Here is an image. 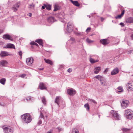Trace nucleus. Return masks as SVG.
Wrapping results in <instances>:
<instances>
[{
	"instance_id": "obj_1",
	"label": "nucleus",
	"mask_w": 133,
	"mask_h": 133,
	"mask_svg": "<svg viewBox=\"0 0 133 133\" xmlns=\"http://www.w3.org/2000/svg\"><path fill=\"white\" fill-rule=\"evenodd\" d=\"M21 118L25 123H27L30 122L32 120L30 115L28 113H26L22 115Z\"/></svg>"
},
{
	"instance_id": "obj_2",
	"label": "nucleus",
	"mask_w": 133,
	"mask_h": 133,
	"mask_svg": "<svg viewBox=\"0 0 133 133\" xmlns=\"http://www.w3.org/2000/svg\"><path fill=\"white\" fill-rule=\"evenodd\" d=\"M124 116L128 119H131L133 117V111L130 109H128L125 111Z\"/></svg>"
},
{
	"instance_id": "obj_3",
	"label": "nucleus",
	"mask_w": 133,
	"mask_h": 133,
	"mask_svg": "<svg viewBox=\"0 0 133 133\" xmlns=\"http://www.w3.org/2000/svg\"><path fill=\"white\" fill-rule=\"evenodd\" d=\"M4 132L6 133H13V129L10 126L7 127L3 126L2 127Z\"/></svg>"
},
{
	"instance_id": "obj_4",
	"label": "nucleus",
	"mask_w": 133,
	"mask_h": 133,
	"mask_svg": "<svg viewBox=\"0 0 133 133\" xmlns=\"http://www.w3.org/2000/svg\"><path fill=\"white\" fill-rule=\"evenodd\" d=\"M113 119L115 120H118L120 119V117L118 113L115 111L112 110L111 112Z\"/></svg>"
},
{
	"instance_id": "obj_5",
	"label": "nucleus",
	"mask_w": 133,
	"mask_h": 133,
	"mask_svg": "<svg viewBox=\"0 0 133 133\" xmlns=\"http://www.w3.org/2000/svg\"><path fill=\"white\" fill-rule=\"evenodd\" d=\"M74 25L71 22H69L68 23L66 28L67 31L69 33L71 32L73 30V28Z\"/></svg>"
},
{
	"instance_id": "obj_6",
	"label": "nucleus",
	"mask_w": 133,
	"mask_h": 133,
	"mask_svg": "<svg viewBox=\"0 0 133 133\" xmlns=\"http://www.w3.org/2000/svg\"><path fill=\"white\" fill-rule=\"evenodd\" d=\"M26 62L27 64L30 66L32 65V63H33L34 59L32 57L27 58L26 59Z\"/></svg>"
},
{
	"instance_id": "obj_7",
	"label": "nucleus",
	"mask_w": 133,
	"mask_h": 133,
	"mask_svg": "<svg viewBox=\"0 0 133 133\" xmlns=\"http://www.w3.org/2000/svg\"><path fill=\"white\" fill-rule=\"evenodd\" d=\"M129 101L126 100H124L122 101L121 103V105L122 108L125 109L126 108L129 104Z\"/></svg>"
},
{
	"instance_id": "obj_8",
	"label": "nucleus",
	"mask_w": 133,
	"mask_h": 133,
	"mask_svg": "<svg viewBox=\"0 0 133 133\" xmlns=\"http://www.w3.org/2000/svg\"><path fill=\"white\" fill-rule=\"evenodd\" d=\"M61 101H62V100L61 97L58 96L56 97L55 101V102L57 104L58 107H61V104L59 103Z\"/></svg>"
},
{
	"instance_id": "obj_9",
	"label": "nucleus",
	"mask_w": 133,
	"mask_h": 133,
	"mask_svg": "<svg viewBox=\"0 0 133 133\" xmlns=\"http://www.w3.org/2000/svg\"><path fill=\"white\" fill-rule=\"evenodd\" d=\"M110 42L109 38L101 39L100 41V42L104 45L108 44Z\"/></svg>"
},
{
	"instance_id": "obj_10",
	"label": "nucleus",
	"mask_w": 133,
	"mask_h": 133,
	"mask_svg": "<svg viewBox=\"0 0 133 133\" xmlns=\"http://www.w3.org/2000/svg\"><path fill=\"white\" fill-rule=\"evenodd\" d=\"M128 90L131 91H133V82H129L126 85Z\"/></svg>"
},
{
	"instance_id": "obj_11",
	"label": "nucleus",
	"mask_w": 133,
	"mask_h": 133,
	"mask_svg": "<svg viewBox=\"0 0 133 133\" xmlns=\"http://www.w3.org/2000/svg\"><path fill=\"white\" fill-rule=\"evenodd\" d=\"M61 22L66 23L68 20V17H57Z\"/></svg>"
},
{
	"instance_id": "obj_12",
	"label": "nucleus",
	"mask_w": 133,
	"mask_h": 133,
	"mask_svg": "<svg viewBox=\"0 0 133 133\" xmlns=\"http://www.w3.org/2000/svg\"><path fill=\"white\" fill-rule=\"evenodd\" d=\"M20 5L19 3H16L15 4L13 5L12 8V9L14 11L16 12L17 10L18 9Z\"/></svg>"
},
{
	"instance_id": "obj_13",
	"label": "nucleus",
	"mask_w": 133,
	"mask_h": 133,
	"mask_svg": "<svg viewBox=\"0 0 133 133\" xmlns=\"http://www.w3.org/2000/svg\"><path fill=\"white\" fill-rule=\"evenodd\" d=\"M3 38L5 40H9L11 41L13 40L11 36L8 34L3 35L2 36Z\"/></svg>"
},
{
	"instance_id": "obj_14",
	"label": "nucleus",
	"mask_w": 133,
	"mask_h": 133,
	"mask_svg": "<svg viewBox=\"0 0 133 133\" xmlns=\"http://www.w3.org/2000/svg\"><path fill=\"white\" fill-rule=\"evenodd\" d=\"M68 94L70 95H73L76 94V91L72 89H69L67 90Z\"/></svg>"
},
{
	"instance_id": "obj_15",
	"label": "nucleus",
	"mask_w": 133,
	"mask_h": 133,
	"mask_svg": "<svg viewBox=\"0 0 133 133\" xmlns=\"http://www.w3.org/2000/svg\"><path fill=\"white\" fill-rule=\"evenodd\" d=\"M55 17H48L47 19L48 22L50 23H53L57 21V20L55 18Z\"/></svg>"
},
{
	"instance_id": "obj_16",
	"label": "nucleus",
	"mask_w": 133,
	"mask_h": 133,
	"mask_svg": "<svg viewBox=\"0 0 133 133\" xmlns=\"http://www.w3.org/2000/svg\"><path fill=\"white\" fill-rule=\"evenodd\" d=\"M119 70L117 68H116L114 69L111 72V75H115L118 73L119 72Z\"/></svg>"
},
{
	"instance_id": "obj_17",
	"label": "nucleus",
	"mask_w": 133,
	"mask_h": 133,
	"mask_svg": "<svg viewBox=\"0 0 133 133\" xmlns=\"http://www.w3.org/2000/svg\"><path fill=\"white\" fill-rule=\"evenodd\" d=\"M4 48H14L15 49L14 45L12 44L8 43L6 46L4 47Z\"/></svg>"
},
{
	"instance_id": "obj_18",
	"label": "nucleus",
	"mask_w": 133,
	"mask_h": 133,
	"mask_svg": "<svg viewBox=\"0 0 133 133\" xmlns=\"http://www.w3.org/2000/svg\"><path fill=\"white\" fill-rule=\"evenodd\" d=\"M0 55L2 57H3L8 56V55H10L9 54H8V52H7L5 51H2L1 52Z\"/></svg>"
},
{
	"instance_id": "obj_19",
	"label": "nucleus",
	"mask_w": 133,
	"mask_h": 133,
	"mask_svg": "<svg viewBox=\"0 0 133 133\" xmlns=\"http://www.w3.org/2000/svg\"><path fill=\"white\" fill-rule=\"evenodd\" d=\"M126 22L127 23H133V17H129L126 19Z\"/></svg>"
},
{
	"instance_id": "obj_20",
	"label": "nucleus",
	"mask_w": 133,
	"mask_h": 133,
	"mask_svg": "<svg viewBox=\"0 0 133 133\" xmlns=\"http://www.w3.org/2000/svg\"><path fill=\"white\" fill-rule=\"evenodd\" d=\"M70 1L74 5L77 6H80V4L77 1H74L72 0H70Z\"/></svg>"
},
{
	"instance_id": "obj_21",
	"label": "nucleus",
	"mask_w": 133,
	"mask_h": 133,
	"mask_svg": "<svg viewBox=\"0 0 133 133\" xmlns=\"http://www.w3.org/2000/svg\"><path fill=\"white\" fill-rule=\"evenodd\" d=\"M39 87L41 90L46 89V87L45 86L44 84L43 83H40Z\"/></svg>"
},
{
	"instance_id": "obj_22",
	"label": "nucleus",
	"mask_w": 133,
	"mask_h": 133,
	"mask_svg": "<svg viewBox=\"0 0 133 133\" xmlns=\"http://www.w3.org/2000/svg\"><path fill=\"white\" fill-rule=\"evenodd\" d=\"M101 70L100 68L98 67L95 68L94 69V72L95 74H97Z\"/></svg>"
},
{
	"instance_id": "obj_23",
	"label": "nucleus",
	"mask_w": 133,
	"mask_h": 133,
	"mask_svg": "<svg viewBox=\"0 0 133 133\" xmlns=\"http://www.w3.org/2000/svg\"><path fill=\"white\" fill-rule=\"evenodd\" d=\"M99 61L97 59L96 60H95L94 59L91 58V57L90 58V62L91 63V64H93L96 62H98Z\"/></svg>"
},
{
	"instance_id": "obj_24",
	"label": "nucleus",
	"mask_w": 133,
	"mask_h": 133,
	"mask_svg": "<svg viewBox=\"0 0 133 133\" xmlns=\"http://www.w3.org/2000/svg\"><path fill=\"white\" fill-rule=\"evenodd\" d=\"M35 42L38 43L39 45L43 46L42 40V39H37L35 41Z\"/></svg>"
},
{
	"instance_id": "obj_25",
	"label": "nucleus",
	"mask_w": 133,
	"mask_h": 133,
	"mask_svg": "<svg viewBox=\"0 0 133 133\" xmlns=\"http://www.w3.org/2000/svg\"><path fill=\"white\" fill-rule=\"evenodd\" d=\"M103 79H102L100 81L101 85L103 86H106L107 84L105 81L103 80Z\"/></svg>"
},
{
	"instance_id": "obj_26",
	"label": "nucleus",
	"mask_w": 133,
	"mask_h": 133,
	"mask_svg": "<svg viewBox=\"0 0 133 133\" xmlns=\"http://www.w3.org/2000/svg\"><path fill=\"white\" fill-rule=\"evenodd\" d=\"M75 34L77 36H83L84 35V33L83 32H76Z\"/></svg>"
},
{
	"instance_id": "obj_27",
	"label": "nucleus",
	"mask_w": 133,
	"mask_h": 133,
	"mask_svg": "<svg viewBox=\"0 0 133 133\" xmlns=\"http://www.w3.org/2000/svg\"><path fill=\"white\" fill-rule=\"evenodd\" d=\"M122 130L123 132V133H128V132H129L130 131V129L125 128H123Z\"/></svg>"
},
{
	"instance_id": "obj_28",
	"label": "nucleus",
	"mask_w": 133,
	"mask_h": 133,
	"mask_svg": "<svg viewBox=\"0 0 133 133\" xmlns=\"http://www.w3.org/2000/svg\"><path fill=\"white\" fill-rule=\"evenodd\" d=\"M44 59L46 63L50 64V65H52V61L48 59H47L45 58H44Z\"/></svg>"
},
{
	"instance_id": "obj_29",
	"label": "nucleus",
	"mask_w": 133,
	"mask_h": 133,
	"mask_svg": "<svg viewBox=\"0 0 133 133\" xmlns=\"http://www.w3.org/2000/svg\"><path fill=\"white\" fill-rule=\"evenodd\" d=\"M44 5H45V8L46 10H50L51 9V6L50 5L44 4Z\"/></svg>"
},
{
	"instance_id": "obj_30",
	"label": "nucleus",
	"mask_w": 133,
	"mask_h": 133,
	"mask_svg": "<svg viewBox=\"0 0 133 133\" xmlns=\"http://www.w3.org/2000/svg\"><path fill=\"white\" fill-rule=\"evenodd\" d=\"M117 89L119 90L117 91V93H120L122 92L123 91V88L121 87H119L117 88Z\"/></svg>"
},
{
	"instance_id": "obj_31",
	"label": "nucleus",
	"mask_w": 133,
	"mask_h": 133,
	"mask_svg": "<svg viewBox=\"0 0 133 133\" xmlns=\"http://www.w3.org/2000/svg\"><path fill=\"white\" fill-rule=\"evenodd\" d=\"M6 80L5 78H3L1 79H0V82L2 84L4 85L5 82Z\"/></svg>"
},
{
	"instance_id": "obj_32",
	"label": "nucleus",
	"mask_w": 133,
	"mask_h": 133,
	"mask_svg": "<svg viewBox=\"0 0 133 133\" xmlns=\"http://www.w3.org/2000/svg\"><path fill=\"white\" fill-rule=\"evenodd\" d=\"M6 63V61H2L0 62V65L3 66H4Z\"/></svg>"
},
{
	"instance_id": "obj_33",
	"label": "nucleus",
	"mask_w": 133,
	"mask_h": 133,
	"mask_svg": "<svg viewBox=\"0 0 133 133\" xmlns=\"http://www.w3.org/2000/svg\"><path fill=\"white\" fill-rule=\"evenodd\" d=\"M59 6L56 5H55L54 6V11H56L58 10L59 9Z\"/></svg>"
},
{
	"instance_id": "obj_34",
	"label": "nucleus",
	"mask_w": 133,
	"mask_h": 133,
	"mask_svg": "<svg viewBox=\"0 0 133 133\" xmlns=\"http://www.w3.org/2000/svg\"><path fill=\"white\" fill-rule=\"evenodd\" d=\"M42 101L44 104H46V99L44 96L43 97L41 98Z\"/></svg>"
},
{
	"instance_id": "obj_35",
	"label": "nucleus",
	"mask_w": 133,
	"mask_h": 133,
	"mask_svg": "<svg viewBox=\"0 0 133 133\" xmlns=\"http://www.w3.org/2000/svg\"><path fill=\"white\" fill-rule=\"evenodd\" d=\"M95 78L98 79V80L100 81L101 79H103V77L99 75H97L95 77Z\"/></svg>"
},
{
	"instance_id": "obj_36",
	"label": "nucleus",
	"mask_w": 133,
	"mask_h": 133,
	"mask_svg": "<svg viewBox=\"0 0 133 133\" xmlns=\"http://www.w3.org/2000/svg\"><path fill=\"white\" fill-rule=\"evenodd\" d=\"M124 10H121V13L120 15H118L116 17H122L124 14Z\"/></svg>"
},
{
	"instance_id": "obj_37",
	"label": "nucleus",
	"mask_w": 133,
	"mask_h": 133,
	"mask_svg": "<svg viewBox=\"0 0 133 133\" xmlns=\"http://www.w3.org/2000/svg\"><path fill=\"white\" fill-rule=\"evenodd\" d=\"M84 107L87 109V110H89V106L88 103H87L85 104L84 105Z\"/></svg>"
},
{
	"instance_id": "obj_38",
	"label": "nucleus",
	"mask_w": 133,
	"mask_h": 133,
	"mask_svg": "<svg viewBox=\"0 0 133 133\" xmlns=\"http://www.w3.org/2000/svg\"><path fill=\"white\" fill-rule=\"evenodd\" d=\"M88 101L90 102L93 103L95 104L96 103V102L93 99H88Z\"/></svg>"
},
{
	"instance_id": "obj_39",
	"label": "nucleus",
	"mask_w": 133,
	"mask_h": 133,
	"mask_svg": "<svg viewBox=\"0 0 133 133\" xmlns=\"http://www.w3.org/2000/svg\"><path fill=\"white\" fill-rule=\"evenodd\" d=\"M86 41L88 43H92L93 41L90 40V39H89L88 38H87L86 39Z\"/></svg>"
},
{
	"instance_id": "obj_40",
	"label": "nucleus",
	"mask_w": 133,
	"mask_h": 133,
	"mask_svg": "<svg viewBox=\"0 0 133 133\" xmlns=\"http://www.w3.org/2000/svg\"><path fill=\"white\" fill-rule=\"evenodd\" d=\"M44 117L43 115V114L41 112H40V115L39 117V119H40L41 118L44 119Z\"/></svg>"
},
{
	"instance_id": "obj_41",
	"label": "nucleus",
	"mask_w": 133,
	"mask_h": 133,
	"mask_svg": "<svg viewBox=\"0 0 133 133\" xmlns=\"http://www.w3.org/2000/svg\"><path fill=\"white\" fill-rule=\"evenodd\" d=\"M72 132L73 133H79L78 130H76L75 129H73Z\"/></svg>"
},
{
	"instance_id": "obj_42",
	"label": "nucleus",
	"mask_w": 133,
	"mask_h": 133,
	"mask_svg": "<svg viewBox=\"0 0 133 133\" xmlns=\"http://www.w3.org/2000/svg\"><path fill=\"white\" fill-rule=\"evenodd\" d=\"M32 98H33V97H28L26 98V99L27 101H28L29 100H31Z\"/></svg>"
},
{
	"instance_id": "obj_43",
	"label": "nucleus",
	"mask_w": 133,
	"mask_h": 133,
	"mask_svg": "<svg viewBox=\"0 0 133 133\" xmlns=\"http://www.w3.org/2000/svg\"><path fill=\"white\" fill-rule=\"evenodd\" d=\"M132 53H133V49L129 51L128 52V54H130Z\"/></svg>"
},
{
	"instance_id": "obj_44",
	"label": "nucleus",
	"mask_w": 133,
	"mask_h": 133,
	"mask_svg": "<svg viewBox=\"0 0 133 133\" xmlns=\"http://www.w3.org/2000/svg\"><path fill=\"white\" fill-rule=\"evenodd\" d=\"M42 121L39 119V121H38V122L37 124L39 125H40L42 123Z\"/></svg>"
},
{
	"instance_id": "obj_45",
	"label": "nucleus",
	"mask_w": 133,
	"mask_h": 133,
	"mask_svg": "<svg viewBox=\"0 0 133 133\" xmlns=\"http://www.w3.org/2000/svg\"><path fill=\"white\" fill-rule=\"evenodd\" d=\"M18 54L21 57H22V52L21 51H19L18 52Z\"/></svg>"
},
{
	"instance_id": "obj_46",
	"label": "nucleus",
	"mask_w": 133,
	"mask_h": 133,
	"mask_svg": "<svg viewBox=\"0 0 133 133\" xmlns=\"http://www.w3.org/2000/svg\"><path fill=\"white\" fill-rule=\"evenodd\" d=\"M57 129H58L59 131H60L63 130V128H61L60 127H58L57 128Z\"/></svg>"
},
{
	"instance_id": "obj_47",
	"label": "nucleus",
	"mask_w": 133,
	"mask_h": 133,
	"mask_svg": "<svg viewBox=\"0 0 133 133\" xmlns=\"http://www.w3.org/2000/svg\"><path fill=\"white\" fill-rule=\"evenodd\" d=\"M62 107L63 108L64 107H65V103L63 101H62Z\"/></svg>"
},
{
	"instance_id": "obj_48",
	"label": "nucleus",
	"mask_w": 133,
	"mask_h": 133,
	"mask_svg": "<svg viewBox=\"0 0 133 133\" xmlns=\"http://www.w3.org/2000/svg\"><path fill=\"white\" fill-rule=\"evenodd\" d=\"M72 69L71 68H69L67 70V71L68 72L70 73L72 71Z\"/></svg>"
},
{
	"instance_id": "obj_49",
	"label": "nucleus",
	"mask_w": 133,
	"mask_h": 133,
	"mask_svg": "<svg viewBox=\"0 0 133 133\" xmlns=\"http://www.w3.org/2000/svg\"><path fill=\"white\" fill-rule=\"evenodd\" d=\"M108 68H106L104 71V73H106L108 71Z\"/></svg>"
},
{
	"instance_id": "obj_50",
	"label": "nucleus",
	"mask_w": 133,
	"mask_h": 133,
	"mask_svg": "<svg viewBox=\"0 0 133 133\" xmlns=\"http://www.w3.org/2000/svg\"><path fill=\"white\" fill-rule=\"evenodd\" d=\"M26 76V75L25 74H22L20 76L21 77L23 78H24L25 76Z\"/></svg>"
},
{
	"instance_id": "obj_51",
	"label": "nucleus",
	"mask_w": 133,
	"mask_h": 133,
	"mask_svg": "<svg viewBox=\"0 0 133 133\" xmlns=\"http://www.w3.org/2000/svg\"><path fill=\"white\" fill-rule=\"evenodd\" d=\"M75 40V39L73 38H70L69 41H74Z\"/></svg>"
},
{
	"instance_id": "obj_52",
	"label": "nucleus",
	"mask_w": 133,
	"mask_h": 133,
	"mask_svg": "<svg viewBox=\"0 0 133 133\" xmlns=\"http://www.w3.org/2000/svg\"><path fill=\"white\" fill-rule=\"evenodd\" d=\"M96 13H92V14H91V15L90 16H96L95 15L96 14Z\"/></svg>"
},
{
	"instance_id": "obj_53",
	"label": "nucleus",
	"mask_w": 133,
	"mask_h": 133,
	"mask_svg": "<svg viewBox=\"0 0 133 133\" xmlns=\"http://www.w3.org/2000/svg\"><path fill=\"white\" fill-rule=\"evenodd\" d=\"M44 4H44V5L43 6H42V8L41 9H42V10L44 9L45 8V5H44Z\"/></svg>"
},
{
	"instance_id": "obj_54",
	"label": "nucleus",
	"mask_w": 133,
	"mask_h": 133,
	"mask_svg": "<svg viewBox=\"0 0 133 133\" xmlns=\"http://www.w3.org/2000/svg\"><path fill=\"white\" fill-rule=\"evenodd\" d=\"M4 30L2 29H0V34H1L3 32Z\"/></svg>"
},
{
	"instance_id": "obj_55",
	"label": "nucleus",
	"mask_w": 133,
	"mask_h": 133,
	"mask_svg": "<svg viewBox=\"0 0 133 133\" xmlns=\"http://www.w3.org/2000/svg\"><path fill=\"white\" fill-rule=\"evenodd\" d=\"M90 29L91 28L90 27H88L86 30V31L87 32L88 31L90 30Z\"/></svg>"
},
{
	"instance_id": "obj_56",
	"label": "nucleus",
	"mask_w": 133,
	"mask_h": 133,
	"mask_svg": "<svg viewBox=\"0 0 133 133\" xmlns=\"http://www.w3.org/2000/svg\"><path fill=\"white\" fill-rule=\"evenodd\" d=\"M35 43V42H31L30 43V44L32 45H34Z\"/></svg>"
},
{
	"instance_id": "obj_57",
	"label": "nucleus",
	"mask_w": 133,
	"mask_h": 133,
	"mask_svg": "<svg viewBox=\"0 0 133 133\" xmlns=\"http://www.w3.org/2000/svg\"><path fill=\"white\" fill-rule=\"evenodd\" d=\"M0 105L2 106H4L5 105V104L4 103H3L2 104L0 102Z\"/></svg>"
},
{
	"instance_id": "obj_58",
	"label": "nucleus",
	"mask_w": 133,
	"mask_h": 133,
	"mask_svg": "<svg viewBox=\"0 0 133 133\" xmlns=\"http://www.w3.org/2000/svg\"><path fill=\"white\" fill-rule=\"evenodd\" d=\"M119 24L120 25L122 26H124V23L122 22L121 23Z\"/></svg>"
},
{
	"instance_id": "obj_59",
	"label": "nucleus",
	"mask_w": 133,
	"mask_h": 133,
	"mask_svg": "<svg viewBox=\"0 0 133 133\" xmlns=\"http://www.w3.org/2000/svg\"><path fill=\"white\" fill-rule=\"evenodd\" d=\"M46 133H52V130L51 129L49 131H48Z\"/></svg>"
},
{
	"instance_id": "obj_60",
	"label": "nucleus",
	"mask_w": 133,
	"mask_h": 133,
	"mask_svg": "<svg viewBox=\"0 0 133 133\" xmlns=\"http://www.w3.org/2000/svg\"><path fill=\"white\" fill-rule=\"evenodd\" d=\"M104 19V18H103V17H101V21L102 22H103V21Z\"/></svg>"
},
{
	"instance_id": "obj_61",
	"label": "nucleus",
	"mask_w": 133,
	"mask_h": 133,
	"mask_svg": "<svg viewBox=\"0 0 133 133\" xmlns=\"http://www.w3.org/2000/svg\"><path fill=\"white\" fill-rule=\"evenodd\" d=\"M32 15V14L31 13H29L28 14V16L31 17Z\"/></svg>"
},
{
	"instance_id": "obj_62",
	"label": "nucleus",
	"mask_w": 133,
	"mask_h": 133,
	"mask_svg": "<svg viewBox=\"0 0 133 133\" xmlns=\"http://www.w3.org/2000/svg\"><path fill=\"white\" fill-rule=\"evenodd\" d=\"M30 5L31 7H32L34 8V6L33 4H32Z\"/></svg>"
},
{
	"instance_id": "obj_63",
	"label": "nucleus",
	"mask_w": 133,
	"mask_h": 133,
	"mask_svg": "<svg viewBox=\"0 0 133 133\" xmlns=\"http://www.w3.org/2000/svg\"><path fill=\"white\" fill-rule=\"evenodd\" d=\"M44 68H40L38 69L40 70H43Z\"/></svg>"
},
{
	"instance_id": "obj_64",
	"label": "nucleus",
	"mask_w": 133,
	"mask_h": 133,
	"mask_svg": "<svg viewBox=\"0 0 133 133\" xmlns=\"http://www.w3.org/2000/svg\"><path fill=\"white\" fill-rule=\"evenodd\" d=\"M131 39L133 40V34L131 35Z\"/></svg>"
}]
</instances>
